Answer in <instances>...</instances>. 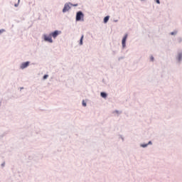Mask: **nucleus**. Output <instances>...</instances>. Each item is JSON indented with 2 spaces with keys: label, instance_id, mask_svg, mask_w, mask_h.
<instances>
[{
  "label": "nucleus",
  "instance_id": "nucleus-1",
  "mask_svg": "<svg viewBox=\"0 0 182 182\" xmlns=\"http://www.w3.org/2000/svg\"><path fill=\"white\" fill-rule=\"evenodd\" d=\"M83 16H84V15H83L82 11L77 12V14H76V21H81L83 18Z\"/></svg>",
  "mask_w": 182,
  "mask_h": 182
},
{
  "label": "nucleus",
  "instance_id": "nucleus-2",
  "mask_svg": "<svg viewBox=\"0 0 182 182\" xmlns=\"http://www.w3.org/2000/svg\"><path fill=\"white\" fill-rule=\"evenodd\" d=\"M70 10V4H65L64 6V9H63V13H66L68 11Z\"/></svg>",
  "mask_w": 182,
  "mask_h": 182
},
{
  "label": "nucleus",
  "instance_id": "nucleus-3",
  "mask_svg": "<svg viewBox=\"0 0 182 182\" xmlns=\"http://www.w3.org/2000/svg\"><path fill=\"white\" fill-rule=\"evenodd\" d=\"M60 33H61L60 31H55L53 33H52L50 34V36L53 37V38H57V36H58V35H60Z\"/></svg>",
  "mask_w": 182,
  "mask_h": 182
},
{
  "label": "nucleus",
  "instance_id": "nucleus-4",
  "mask_svg": "<svg viewBox=\"0 0 182 182\" xmlns=\"http://www.w3.org/2000/svg\"><path fill=\"white\" fill-rule=\"evenodd\" d=\"M44 41H48L50 43H53V39L51 36H44Z\"/></svg>",
  "mask_w": 182,
  "mask_h": 182
},
{
  "label": "nucleus",
  "instance_id": "nucleus-5",
  "mask_svg": "<svg viewBox=\"0 0 182 182\" xmlns=\"http://www.w3.org/2000/svg\"><path fill=\"white\" fill-rule=\"evenodd\" d=\"M30 63L29 62H26V63H23L21 65V69L23 70L25 68H26L28 66H29Z\"/></svg>",
  "mask_w": 182,
  "mask_h": 182
},
{
  "label": "nucleus",
  "instance_id": "nucleus-6",
  "mask_svg": "<svg viewBox=\"0 0 182 182\" xmlns=\"http://www.w3.org/2000/svg\"><path fill=\"white\" fill-rule=\"evenodd\" d=\"M127 39V34H125L123 39H122V46H123V48H125V46H126Z\"/></svg>",
  "mask_w": 182,
  "mask_h": 182
},
{
  "label": "nucleus",
  "instance_id": "nucleus-7",
  "mask_svg": "<svg viewBox=\"0 0 182 182\" xmlns=\"http://www.w3.org/2000/svg\"><path fill=\"white\" fill-rule=\"evenodd\" d=\"M101 97H104V98H107V95L105 92H101Z\"/></svg>",
  "mask_w": 182,
  "mask_h": 182
},
{
  "label": "nucleus",
  "instance_id": "nucleus-8",
  "mask_svg": "<svg viewBox=\"0 0 182 182\" xmlns=\"http://www.w3.org/2000/svg\"><path fill=\"white\" fill-rule=\"evenodd\" d=\"M109 16H106L105 18H104V23H107L108 20H109Z\"/></svg>",
  "mask_w": 182,
  "mask_h": 182
},
{
  "label": "nucleus",
  "instance_id": "nucleus-9",
  "mask_svg": "<svg viewBox=\"0 0 182 182\" xmlns=\"http://www.w3.org/2000/svg\"><path fill=\"white\" fill-rule=\"evenodd\" d=\"M82 41H83V36H81L80 40V45H82Z\"/></svg>",
  "mask_w": 182,
  "mask_h": 182
},
{
  "label": "nucleus",
  "instance_id": "nucleus-10",
  "mask_svg": "<svg viewBox=\"0 0 182 182\" xmlns=\"http://www.w3.org/2000/svg\"><path fill=\"white\" fill-rule=\"evenodd\" d=\"M82 106H84V107H86V106H87V104H86V102H85V100L82 101Z\"/></svg>",
  "mask_w": 182,
  "mask_h": 182
},
{
  "label": "nucleus",
  "instance_id": "nucleus-11",
  "mask_svg": "<svg viewBox=\"0 0 182 182\" xmlns=\"http://www.w3.org/2000/svg\"><path fill=\"white\" fill-rule=\"evenodd\" d=\"M181 54H180L179 55H178V61H181Z\"/></svg>",
  "mask_w": 182,
  "mask_h": 182
},
{
  "label": "nucleus",
  "instance_id": "nucleus-12",
  "mask_svg": "<svg viewBox=\"0 0 182 182\" xmlns=\"http://www.w3.org/2000/svg\"><path fill=\"white\" fill-rule=\"evenodd\" d=\"M48 75H43V79H47V78H48Z\"/></svg>",
  "mask_w": 182,
  "mask_h": 182
},
{
  "label": "nucleus",
  "instance_id": "nucleus-13",
  "mask_svg": "<svg viewBox=\"0 0 182 182\" xmlns=\"http://www.w3.org/2000/svg\"><path fill=\"white\" fill-rule=\"evenodd\" d=\"M141 146H142L143 148H145V147L147 146V144H143V145H141Z\"/></svg>",
  "mask_w": 182,
  "mask_h": 182
},
{
  "label": "nucleus",
  "instance_id": "nucleus-14",
  "mask_svg": "<svg viewBox=\"0 0 182 182\" xmlns=\"http://www.w3.org/2000/svg\"><path fill=\"white\" fill-rule=\"evenodd\" d=\"M156 2L158 4H160V1H159V0H156Z\"/></svg>",
  "mask_w": 182,
  "mask_h": 182
},
{
  "label": "nucleus",
  "instance_id": "nucleus-15",
  "mask_svg": "<svg viewBox=\"0 0 182 182\" xmlns=\"http://www.w3.org/2000/svg\"><path fill=\"white\" fill-rule=\"evenodd\" d=\"M4 32V30H0V34L3 33Z\"/></svg>",
  "mask_w": 182,
  "mask_h": 182
},
{
  "label": "nucleus",
  "instance_id": "nucleus-16",
  "mask_svg": "<svg viewBox=\"0 0 182 182\" xmlns=\"http://www.w3.org/2000/svg\"><path fill=\"white\" fill-rule=\"evenodd\" d=\"M151 60L154 61V57H151Z\"/></svg>",
  "mask_w": 182,
  "mask_h": 182
},
{
  "label": "nucleus",
  "instance_id": "nucleus-17",
  "mask_svg": "<svg viewBox=\"0 0 182 182\" xmlns=\"http://www.w3.org/2000/svg\"><path fill=\"white\" fill-rule=\"evenodd\" d=\"M175 34H176V33H174V32L171 33V35H175Z\"/></svg>",
  "mask_w": 182,
  "mask_h": 182
},
{
  "label": "nucleus",
  "instance_id": "nucleus-18",
  "mask_svg": "<svg viewBox=\"0 0 182 182\" xmlns=\"http://www.w3.org/2000/svg\"><path fill=\"white\" fill-rule=\"evenodd\" d=\"M73 6H77V4H75V5H73Z\"/></svg>",
  "mask_w": 182,
  "mask_h": 182
},
{
  "label": "nucleus",
  "instance_id": "nucleus-19",
  "mask_svg": "<svg viewBox=\"0 0 182 182\" xmlns=\"http://www.w3.org/2000/svg\"><path fill=\"white\" fill-rule=\"evenodd\" d=\"M70 4L69 3V5H70ZM70 5H72V4H70Z\"/></svg>",
  "mask_w": 182,
  "mask_h": 182
}]
</instances>
